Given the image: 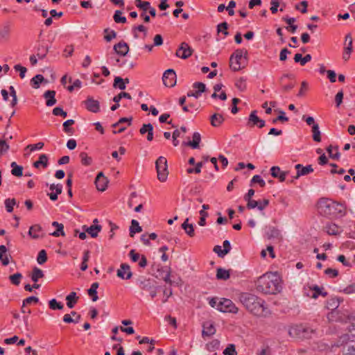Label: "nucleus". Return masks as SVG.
<instances>
[{
    "label": "nucleus",
    "instance_id": "obj_54",
    "mask_svg": "<svg viewBox=\"0 0 355 355\" xmlns=\"http://www.w3.org/2000/svg\"><path fill=\"white\" fill-rule=\"evenodd\" d=\"M22 278V275L19 272L13 274L9 277V279L11 283L15 286H18L20 284V280Z\"/></svg>",
    "mask_w": 355,
    "mask_h": 355
},
{
    "label": "nucleus",
    "instance_id": "obj_46",
    "mask_svg": "<svg viewBox=\"0 0 355 355\" xmlns=\"http://www.w3.org/2000/svg\"><path fill=\"white\" fill-rule=\"evenodd\" d=\"M49 308L52 310H62L64 308V305L58 302L55 299H52L49 302Z\"/></svg>",
    "mask_w": 355,
    "mask_h": 355
},
{
    "label": "nucleus",
    "instance_id": "obj_40",
    "mask_svg": "<svg viewBox=\"0 0 355 355\" xmlns=\"http://www.w3.org/2000/svg\"><path fill=\"white\" fill-rule=\"evenodd\" d=\"M230 270L223 269L222 268H218L216 271V278L217 279L221 280H227L230 278Z\"/></svg>",
    "mask_w": 355,
    "mask_h": 355
},
{
    "label": "nucleus",
    "instance_id": "obj_64",
    "mask_svg": "<svg viewBox=\"0 0 355 355\" xmlns=\"http://www.w3.org/2000/svg\"><path fill=\"white\" fill-rule=\"evenodd\" d=\"M225 355H235L236 354L235 347L234 345H229L228 347L223 351Z\"/></svg>",
    "mask_w": 355,
    "mask_h": 355
},
{
    "label": "nucleus",
    "instance_id": "obj_18",
    "mask_svg": "<svg viewBox=\"0 0 355 355\" xmlns=\"http://www.w3.org/2000/svg\"><path fill=\"white\" fill-rule=\"evenodd\" d=\"M117 276L122 279H130L132 276L130 266L127 263H122L121 268L117 270Z\"/></svg>",
    "mask_w": 355,
    "mask_h": 355
},
{
    "label": "nucleus",
    "instance_id": "obj_23",
    "mask_svg": "<svg viewBox=\"0 0 355 355\" xmlns=\"http://www.w3.org/2000/svg\"><path fill=\"white\" fill-rule=\"evenodd\" d=\"M83 229L86 232H87L92 238H96L98 236V233L101 230V226L100 225H92L90 227L83 225Z\"/></svg>",
    "mask_w": 355,
    "mask_h": 355
},
{
    "label": "nucleus",
    "instance_id": "obj_25",
    "mask_svg": "<svg viewBox=\"0 0 355 355\" xmlns=\"http://www.w3.org/2000/svg\"><path fill=\"white\" fill-rule=\"evenodd\" d=\"M55 96V92L54 90H47L44 92L43 96L46 99V105L48 107L53 106L56 103Z\"/></svg>",
    "mask_w": 355,
    "mask_h": 355
},
{
    "label": "nucleus",
    "instance_id": "obj_37",
    "mask_svg": "<svg viewBox=\"0 0 355 355\" xmlns=\"http://www.w3.org/2000/svg\"><path fill=\"white\" fill-rule=\"evenodd\" d=\"M188 221L189 218H187L182 224V228L185 231L188 236L193 237L195 235L193 226L192 224H189Z\"/></svg>",
    "mask_w": 355,
    "mask_h": 355
},
{
    "label": "nucleus",
    "instance_id": "obj_53",
    "mask_svg": "<svg viewBox=\"0 0 355 355\" xmlns=\"http://www.w3.org/2000/svg\"><path fill=\"white\" fill-rule=\"evenodd\" d=\"M352 43L353 39L350 33H348L345 36V48L344 49L347 50L348 51H352Z\"/></svg>",
    "mask_w": 355,
    "mask_h": 355
},
{
    "label": "nucleus",
    "instance_id": "obj_36",
    "mask_svg": "<svg viewBox=\"0 0 355 355\" xmlns=\"http://www.w3.org/2000/svg\"><path fill=\"white\" fill-rule=\"evenodd\" d=\"M99 286V284L98 282H94L90 288L88 289L87 293L89 296L92 297V300L93 302L97 301L98 299L97 295V288Z\"/></svg>",
    "mask_w": 355,
    "mask_h": 355
},
{
    "label": "nucleus",
    "instance_id": "obj_60",
    "mask_svg": "<svg viewBox=\"0 0 355 355\" xmlns=\"http://www.w3.org/2000/svg\"><path fill=\"white\" fill-rule=\"evenodd\" d=\"M308 2L306 1H302L299 4H296L295 8L296 10H300L302 13L307 12Z\"/></svg>",
    "mask_w": 355,
    "mask_h": 355
},
{
    "label": "nucleus",
    "instance_id": "obj_1",
    "mask_svg": "<svg viewBox=\"0 0 355 355\" xmlns=\"http://www.w3.org/2000/svg\"><path fill=\"white\" fill-rule=\"evenodd\" d=\"M239 300L248 312L257 317H266L270 313L266 301L253 293H241Z\"/></svg>",
    "mask_w": 355,
    "mask_h": 355
},
{
    "label": "nucleus",
    "instance_id": "obj_19",
    "mask_svg": "<svg viewBox=\"0 0 355 355\" xmlns=\"http://www.w3.org/2000/svg\"><path fill=\"white\" fill-rule=\"evenodd\" d=\"M295 168L297 170V174L295 177L296 179L299 178L300 176L306 175L313 171V168L311 165L304 166L303 165L298 164L295 165Z\"/></svg>",
    "mask_w": 355,
    "mask_h": 355
},
{
    "label": "nucleus",
    "instance_id": "obj_3",
    "mask_svg": "<svg viewBox=\"0 0 355 355\" xmlns=\"http://www.w3.org/2000/svg\"><path fill=\"white\" fill-rule=\"evenodd\" d=\"M318 209L320 214L327 216H343L346 214V207L344 204L328 198L319 200Z\"/></svg>",
    "mask_w": 355,
    "mask_h": 355
},
{
    "label": "nucleus",
    "instance_id": "obj_31",
    "mask_svg": "<svg viewBox=\"0 0 355 355\" xmlns=\"http://www.w3.org/2000/svg\"><path fill=\"white\" fill-rule=\"evenodd\" d=\"M201 141L200 134L198 132H196L193 135L192 141H189L187 143H184V145L189 146L193 149H196L199 148V144Z\"/></svg>",
    "mask_w": 355,
    "mask_h": 355
},
{
    "label": "nucleus",
    "instance_id": "obj_13",
    "mask_svg": "<svg viewBox=\"0 0 355 355\" xmlns=\"http://www.w3.org/2000/svg\"><path fill=\"white\" fill-rule=\"evenodd\" d=\"M132 120V117H130V118H126V117L121 118L116 123H113L112 125V127L113 128H116L119 127V130H113V133L114 134H117V133L123 132L126 129V127L123 125V124L125 123H127L128 126H130L131 125Z\"/></svg>",
    "mask_w": 355,
    "mask_h": 355
},
{
    "label": "nucleus",
    "instance_id": "obj_26",
    "mask_svg": "<svg viewBox=\"0 0 355 355\" xmlns=\"http://www.w3.org/2000/svg\"><path fill=\"white\" fill-rule=\"evenodd\" d=\"M339 304V298H331L327 302V308L332 311L328 316L329 320H331V317L333 316L334 313V310H336L338 307Z\"/></svg>",
    "mask_w": 355,
    "mask_h": 355
},
{
    "label": "nucleus",
    "instance_id": "obj_63",
    "mask_svg": "<svg viewBox=\"0 0 355 355\" xmlns=\"http://www.w3.org/2000/svg\"><path fill=\"white\" fill-rule=\"evenodd\" d=\"M104 32L105 33H109L108 34L105 35L104 36V39L107 41V42H110L112 39L115 38L116 37V33L112 30L110 31H109V29L108 28H105L104 30Z\"/></svg>",
    "mask_w": 355,
    "mask_h": 355
},
{
    "label": "nucleus",
    "instance_id": "obj_15",
    "mask_svg": "<svg viewBox=\"0 0 355 355\" xmlns=\"http://www.w3.org/2000/svg\"><path fill=\"white\" fill-rule=\"evenodd\" d=\"M137 284L140 289L146 291L152 290L157 285L155 280L145 278L138 279Z\"/></svg>",
    "mask_w": 355,
    "mask_h": 355
},
{
    "label": "nucleus",
    "instance_id": "obj_55",
    "mask_svg": "<svg viewBox=\"0 0 355 355\" xmlns=\"http://www.w3.org/2000/svg\"><path fill=\"white\" fill-rule=\"evenodd\" d=\"M121 14H122V12L120 10L115 11L113 18L116 23L125 24L127 21L126 18L125 17L121 16Z\"/></svg>",
    "mask_w": 355,
    "mask_h": 355
},
{
    "label": "nucleus",
    "instance_id": "obj_35",
    "mask_svg": "<svg viewBox=\"0 0 355 355\" xmlns=\"http://www.w3.org/2000/svg\"><path fill=\"white\" fill-rule=\"evenodd\" d=\"M42 82L47 83V80L44 79L42 75L37 74L31 80V85L33 88L38 89Z\"/></svg>",
    "mask_w": 355,
    "mask_h": 355
},
{
    "label": "nucleus",
    "instance_id": "obj_12",
    "mask_svg": "<svg viewBox=\"0 0 355 355\" xmlns=\"http://www.w3.org/2000/svg\"><path fill=\"white\" fill-rule=\"evenodd\" d=\"M193 88L196 89L195 92L189 91L187 92V96L189 97H195L196 98H198L202 93H203L206 89V86L204 83L200 82H196L193 84Z\"/></svg>",
    "mask_w": 355,
    "mask_h": 355
},
{
    "label": "nucleus",
    "instance_id": "obj_62",
    "mask_svg": "<svg viewBox=\"0 0 355 355\" xmlns=\"http://www.w3.org/2000/svg\"><path fill=\"white\" fill-rule=\"evenodd\" d=\"M44 144L43 142H38L35 144H29L28 145L25 150L29 149L31 152L36 150H40L44 147Z\"/></svg>",
    "mask_w": 355,
    "mask_h": 355
},
{
    "label": "nucleus",
    "instance_id": "obj_5",
    "mask_svg": "<svg viewBox=\"0 0 355 355\" xmlns=\"http://www.w3.org/2000/svg\"><path fill=\"white\" fill-rule=\"evenodd\" d=\"M155 168L157 174V179L161 182L166 181L168 175L167 159L163 156H160L155 162Z\"/></svg>",
    "mask_w": 355,
    "mask_h": 355
},
{
    "label": "nucleus",
    "instance_id": "obj_57",
    "mask_svg": "<svg viewBox=\"0 0 355 355\" xmlns=\"http://www.w3.org/2000/svg\"><path fill=\"white\" fill-rule=\"evenodd\" d=\"M235 85L239 90L244 91L247 87L246 79L244 78H240L236 80Z\"/></svg>",
    "mask_w": 355,
    "mask_h": 355
},
{
    "label": "nucleus",
    "instance_id": "obj_61",
    "mask_svg": "<svg viewBox=\"0 0 355 355\" xmlns=\"http://www.w3.org/2000/svg\"><path fill=\"white\" fill-rule=\"evenodd\" d=\"M228 24L225 21L219 24L217 26V31L218 33L222 32L225 36L228 35L229 33L227 32Z\"/></svg>",
    "mask_w": 355,
    "mask_h": 355
},
{
    "label": "nucleus",
    "instance_id": "obj_27",
    "mask_svg": "<svg viewBox=\"0 0 355 355\" xmlns=\"http://www.w3.org/2000/svg\"><path fill=\"white\" fill-rule=\"evenodd\" d=\"M216 333V329L214 327V325L212 323L210 322H205L203 324V330L202 331V337L205 336H211Z\"/></svg>",
    "mask_w": 355,
    "mask_h": 355
},
{
    "label": "nucleus",
    "instance_id": "obj_4",
    "mask_svg": "<svg viewBox=\"0 0 355 355\" xmlns=\"http://www.w3.org/2000/svg\"><path fill=\"white\" fill-rule=\"evenodd\" d=\"M288 333L293 338L308 339L311 337V334H314L315 331L309 327L295 325L290 328Z\"/></svg>",
    "mask_w": 355,
    "mask_h": 355
},
{
    "label": "nucleus",
    "instance_id": "obj_52",
    "mask_svg": "<svg viewBox=\"0 0 355 355\" xmlns=\"http://www.w3.org/2000/svg\"><path fill=\"white\" fill-rule=\"evenodd\" d=\"M49 52V47L46 46H40L37 49V55L40 59H44Z\"/></svg>",
    "mask_w": 355,
    "mask_h": 355
},
{
    "label": "nucleus",
    "instance_id": "obj_42",
    "mask_svg": "<svg viewBox=\"0 0 355 355\" xmlns=\"http://www.w3.org/2000/svg\"><path fill=\"white\" fill-rule=\"evenodd\" d=\"M7 248L5 245H0V260L3 266H7L9 263V259L6 254Z\"/></svg>",
    "mask_w": 355,
    "mask_h": 355
},
{
    "label": "nucleus",
    "instance_id": "obj_6",
    "mask_svg": "<svg viewBox=\"0 0 355 355\" xmlns=\"http://www.w3.org/2000/svg\"><path fill=\"white\" fill-rule=\"evenodd\" d=\"M247 53V51L236 49L233 54H232L230 58V67L232 71H238L245 67V65H242L241 60Z\"/></svg>",
    "mask_w": 355,
    "mask_h": 355
},
{
    "label": "nucleus",
    "instance_id": "obj_21",
    "mask_svg": "<svg viewBox=\"0 0 355 355\" xmlns=\"http://www.w3.org/2000/svg\"><path fill=\"white\" fill-rule=\"evenodd\" d=\"M270 174L273 178H278L279 182H282L285 181L287 171H283L279 166H272L270 168Z\"/></svg>",
    "mask_w": 355,
    "mask_h": 355
},
{
    "label": "nucleus",
    "instance_id": "obj_24",
    "mask_svg": "<svg viewBox=\"0 0 355 355\" xmlns=\"http://www.w3.org/2000/svg\"><path fill=\"white\" fill-rule=\"evenodd\" d=\"M266 237L268 239H282L280 231L275 227H269L268 230L266 232Z\"/></svg>",
    "mask_w": 355,
    "mask_h": 355
},
{
    "label": "nucleus",
    "instance_id": "obj_17",
    "mask_svg": "<svg viewBox=\"0 0 355 355\" xmlns=\"http://www.w3.org/2000/svg\"><path fill=\"white\" fill-rule=\"evenodd\" d=\"M28 235L34 239H37L39 238H43L45 234L43 231L42 227L39 224H35L30 227L28 231Z\"/></svg>",
    "mask_w": 355,
    "mask_h": 355
},
{
    "label": "nucleus",
    "instance_id": "obj_49",
    "mask_svg": "<svg viewBox=\"0 0 355 355\" xmlns=\"http://www.w3.org/2000/svg\"><path fill=\"white\" fill-rule=\"evenodd\" d=\"M306 294L307 296L311 297H312L313 299L318 298V297L319 295H322L323 297H326L327 295V292L317 293V292H315V291H314L312 288V287H309V288L308 292H306Z\"/></svg>",
    "mask_w": 355,
    "mask_h": 355
},
{
    "label": "nucleus",
    "instance_id": "obj_28",
    "mask_svg": "<svg viewBox=\"0 0 355 355\" xmlns=\"http://www.w3.org/2000/svg\"><path fill=\"white\" fill-rule=\"evenodd\" d=\"M10 32V22H6L0 29V41L7 40L9 38Z\"/></svg>",
    "mask_w": 355,
    "mask_h": 355
},
{
    "label": "nucleus",
    "instance_id": "obj_47",
    "mask_svg": "<svg viewBox=\"0 0 355 355\" xmlns=\"http://www.w3.org/2000/svg\"><path fill=\"white\" fill-rule=\"evenodd\" d=\"M220 342L217 339L212 340L206 345V348L209 352H214L219 348Z\"/></svg>",
    "mask_w": 355,
    "mask_h": 355
},
{
    "label": "nucleus",
    "instance_id": "obj_29",
    "mask_svg": "<svg viewBox=\"0 0 355 355\" xmlns=\"http://www.w3.org/2000/svg\"><path fill=\"white\" fill-rule=\"evenodd\" d=\"M224 120L223 116L220 114L215 113L210 116V123L213 127H219Z\"/></svg>",
    "mask_w": 355,
    "mask_h": 355
},
{
    "label": "nucleus",
    "instance_id": "obj_14",
    "mask_svg": "<svg viewBox=\"0 0 355 355\" xmlns=\"http://www.w3.org/2000/svg\"><path fill=\"white\" fill-rule=\"evenodd\" d=\"M107 178L103 175V172H99L96 178L95 184L98 191H104L108 184Z\"/></svg>",
    "mask_w": 355,
    "mask_h": 355
},
{
    "label": "nucleus",
    "instance_id": "obj_41",
    "mask_svg": "<svg viewBox=\"0 0 355 355\" xmlns=\"http://www.w3.org/2000/svg\"><path fill=\"white\" fill-rule=\"evenodd\" d=\"M44 276V272L41 269H40L37 267H35L33 269V272L31 274V279L35 283H37L38 282V280L40 278H42Z\"/></svg>",
    "mask_w": 355,
    "mask_h": 355
},
{
    "label": "nucleus",
    "instance_id": "obj_59",
    "mask_svg": "<svg viewBox=\"0 0 355 355\" xmlns=\"http://www.w3.org/2000/svg\"><path fill=\"white\" fill-rule=\"evenodd\" d=\"M123 98H125L130 99V100L132 99V97L130 94L123 92H121L120 94H119L118 95L115 96L113 98V101L115 103H119L121 99Z\"/></svg>",
    "mask_w": 355,
    "mask_h": 355
},
{
    "label": "nucleus",
    "instance_id": "obj_32",
    "mask_svg": "<svg viewBox=\"0 0 355 355\" xmlns=\"http://www.w3.org/2000/svg\"><path fill=\"white\" fill-rule=\"evenodd\" d=\"M66 300L67 306L70 309H72L77 303L78 297L77 296L76 292H71L66 297Z\"/></svg>",
    "mask_w": 355,
    "mask_h": 355
},
{
    "label": "nucleus",
    "instance_id": "obj_7",
    "mask_svg": "<svg viewBox=\"0 0 355 355\" xmlns=\"http://www.w3.org/2000/svg\"><path fill=\"white\" fill-rule=\"evenodd\" d=\"M217 309L223 313H237L239 311L238 307L230 299L222 298L218 303Z\"/></svg>",
    "mask_w": 355,
    "mask_h": 355
},
{
    "label": "nucleus",
    "instance_id": "obj_20",
    "mask_svg": "<svg viewBox=\"0 0 355 355\" xmlns=\"http://www.w3.org/2000/svg\"><path fill=\"white\" fill-rule=\"evenodd\" d=\"M324 229L329 235L337 236L343 232V229L340 227L332 223H327Z\"/></svg>",
    "mask_w": 355,
    "mask_h": 355
},
{
    "label": "nucleus",
    "instance_id": "obj_9",
    "mask_svg": "<svg viewBox=\"0 0 355 355\" xmlns=\"http://www.w3.org/2000/svg\"><path fill=\"white\" fill-rule=\"evenodd\" d=\"M163 83L166 87H172L176 83V74L173 69L165 71L162 76Z\"/></svg>",
    "mask_w": 355,
    "mask_h": 355
},
{
    "label": "nucleus",
    "instance_id": "obj_2",
    "mask_svg": "<svg viewBox=\"0 0 355 355\" xmlns=\"http://www.w3.org/2000/svg\"><path fill=\"white\" fill-rule=\"evenodd\" d=\"M257 291L266 295H275L282 289V280L277 272H266L255 282Z\"/></svg>",
    "mask_w": 355,
    "mask_h": 355
},
{
    "label": "nucleus",
    "instance_id": "obj_34",
    "mask_svg": "<svg viewBox=\"0 0 355 355\" xmlns=\"http://www.w3.org/2000/svg\"><path fill=\"white\" fill-rule=\"evenodd\" d=\"M52 225L55 227H56V230L54 231L53 233L51 234V235L58 237L60 236H64V225L62 223H59L57 221H53L52 223Z\"/></svg>",
    "mask_w": 355,
    "mask_h": 355
},
{
    "label": "nucleus",
    "instance_id": "obj_33",
    "mask_svg": "<svg viewBox=\"0 0 355 355\" xmlns=\"http://www.w3.org/2000/svg\"><path fill=\"white\" fill-rule=\"evenodd\" d=\"M327 151L329 153V157L336 160H338L340 157V153L338 151V147H333L331 145L327 148Z\"/></svg>",
    "mask_w": 355,
    "mask_h": 355
},
{
    "label": "nucleus",
    "instance_id": "obj_45",
    "mask_svg": "<svg viewBox=\"0 0 355 355\" xmlns=\"http://www.w3.org/2000/svg\"><path fill=\"white\" fill-rule=\"evenodd\" d=\"M135 6L142 10L144 12H146L150 8V3L149 1H143L141 0H135Z\"/></svg>",
    "mask_w": 355,
    "mask_h": 355
},
{
    "label": "nucleus",
    "instance_id": "obj_44",
    "mask_svg": "<svg viewBox=\"0 0 355 355\" xmlns=\"http://www.w3.org/2000/svg\"><path fill=\"white\" fill-rule=\"evenodd\" d=\"M80 158L81 164L84 166H89L92 163V159L91 157H89L88 155L85 152H82L80 153Z\"/></svg>",
    "mask_w": 355,
    "mask_h": 355
},
{
    "label": "nucleus",
    "instance_id": "obj_30",
    "mask_svg": "<svg viewBox=\"0 0 355 355\" xmlns=\"http://www.w3.org/2000/svg\"><path fill=\"white\" fill-rule=\"evenodd\" d=\"M48 156L45 154H42L40 155L38 160L33 163V166L36 168H39L40 166L45 168L48 166Z\"/></svg>",
    "mask_w": 355,
    "mask_h": 355
},
{
    "label": "nucleus",
    "instance_id": "obj_58",
    "mask_svg": "<svg viewBox=\"0 0 355 355\" xmlns=\"http://www.w3.org/2000/svg\"><path fill=\"white\" fill-rule=\"evenodd\" d=\"M47 260L46 252L44 250H42L39 252L37 261L39 264L44 263Z\"/></svg>",
    "mask_w": 355,
    "mask_h": 355
},
{
    "label": "nucleus",
    "instance_id": "obj_50",
    "mask_svg": "<svg viewBox=\"0 0 355 355\" xmlns=\"http://www.w3.org/2000/svg\"><path fill=\"white\" fill-rule=\"evenodd\" d=\"M113 86L114 87H118L121 90L125 89V81L122 78L119 76H117L114 78Z\"/></svg>",
    "mask_w": 355,
    "mask_h": 355
},
{
    "label": "nucleus",
    "instance_id": "obj_16",
    "mask_svg": "<svg viewBox=\"0 0 355 355\" xmlns=\"http://www.w3.org/2000/svg\"><path fill=\"white\" fill-rule=\"evenodd\" d=\"M269 205V200L268 199H263L262 200H255L247 203L246 207L248 209H252L257 208L260 211L264 210Z\"/></svg>",
    "mask_w": 355,
    "mask_h": 355
},
{
    "label": "nucleus",
    "instance_id": "obj_10",
    "mask_svg": "<svg viewBox=\"0 0 355 355\" xmlns=\"http://www.w3.org/2000/svg\"><path fill=\"white\" fill-rule=\"evenodd\" d=\"M193 49L186 43H181L180 46L176 51V55L182 59H187L191 55Z\"/></svg>",
    "mask_w": 355,
    "mask_h": 355
},
{
    "label": "nucleus",
    "instance_id": "obj_48",
    "mask_svg": "<svg viewBox=\"0 0 355 355\" xmlns=\"http://www.w3.org/2000/svg\"><path fill=\"white\" fill-rule=\"evenodd\" d=\"M75 121L73 119H69L64 121L62 124L63 130L66 133L72 135L73 133V130L71 128H69L70 125L74 124Z\"/></svg>",
    "mask_w": 355,
    "mask_h": 355
},
{
    "label": "nucleus",
    "instance_id": "obj_43",
    "mask_svg": "<svg viewBox=\"0 0 355 355\" xmlns=\"http://www.w3.org/2000/svg\"><path fill=\"white\" fill-rule=\"evenodd\" d=\"M313 139L316 142L321 141V132L318 124H314L312 126Z\"/></svg>",
    "mask_w": 355,
    "mask_h": 355
},
{
    "label": "nucleus",
    "instance_id": "obj_8",
    "mask_svg": "<svg viewBox=\"0 0 355 355\" xmlns=\"http://www.w3.org/2000/svg\"><path fill=\"white\" fill-rule=\"evenodd\" d=\"M266 123L264 120L259 119L257 116V111L253 110L251 112L248 121L247 123V125L250 128H253L257 126L259 128H262L265 126Z\"/></svg>",
    "mask_w": 355,
    "mask_h": 355
},
{
    "label": "nucleus",
    "instance_id": "obj_51",
    "mask_svg": "<svg viewBox=\"0 0 355 355\" xmlns=\"http://www.w3.org/2000/svg\"><path fill=\"white\" fill-rule=\"evenodd\" d=\"M4 203L6 211L10 213L13 211V207L16 205V200L15 198H7L5 200Z\"/></svg>",
    "mask_w": 355,
    "mask_h": 355
},
{
    "label": "nucleus",
    "instance_id": "obj_56",
    "mask_svg": "<svg viewBox=\"0 0 355 355\" xmlns=\"http://www.w3.org/2000/svg\"><path fill=\"white\" fill-rule=\"evenodd\" d=\"M10 94L12 96V99L10 103V105L12 107H14L17 103V93L13 86L9 87Z\"/></svg>",
    "mask_w": 355,
    "mask_h": 355
},
{
    "label": "nucleus",
    "instance_id": "obj_22",
    "mask_svg": "<svg viewBox=\"0 0 355 355\" xmlns=\"http://www.w3.org/2000/svg\"><path fill=\"white\" fill-rule=\"evenodd\" d=\"M114 50L118 55L125 56L129 51V46L126 42L121 41L114 46Z\"/></svg>",
    "mask_w": 355,
    "mask_h": 355
},
{
    "label": "nucleus",
    "instance_id": "obj_39",
    "mask_svg": "<svg viewBox=\"0 0 355 355\" xmlns=\"http://www.w3.org/2000/svg\"><path fill=\"white\" fill-rule=\"evenodd\" d=\"M10 167L12 168L11 173L12 175L17 177H21L23 175V167L17 164L15 162H13L10 164Z\"/></svg>",
    "mask_w": 355,
    "mask_h": 355
},
{
    "label": "nucleus",
    "instance_id": "obj_38",
    "mask_svg": "<svg viewBox=\"0 0 355 355\" xmlns=\"http://www.w3.org/2000/svg\"><path fill=\"white\" fill-rule=\"evenodd\" d=\"M142 231L141 227L139 226V222L135 219L131 221V226L130 227V236L133 237L135 234L141 232Z\"/></svg>",
    "mask_w": 355,
    "mask_h": 355
},
{
    "label": "nucleus",
    "instance_id": "obj_11",
    "mask_svg": "<svg viewBox=\"0 0 355 355\" xmlns=\"http://www.w3.org/2000/svg\"><path fill=\"white\" fill-rule=\"evenodd\" d=\"M83 103L86 109L91 112L97 113L100 111L99 102L92 96H88Z\"/></svg>",
    "mask_w": 355,
    "mask_h": 355
}]
</instances>
